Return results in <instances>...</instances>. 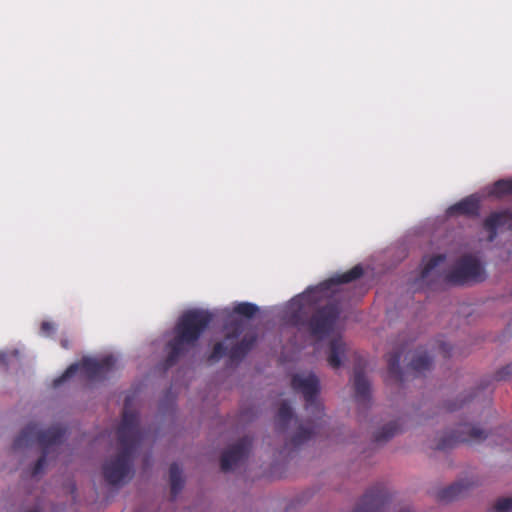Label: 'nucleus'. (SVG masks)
<instances>
[{"label": "nucleus", "instance_id": "obj_10", "mask_svg": "<svg viewBox=\"0 0 512 512\" xmlns=\"http://www.w3.org/2000/svg\"><path fill=\"white\" fill-rule=\"evenodd\" d=\"M251 448V439L245 437L239 442L230 445L222 454L221 469L230 471L241 464L248 456Z\"/></svg>", "mask_w": 512, "mask_h": 512}, {"label": "nucleus", "instance_id": "obj_11", "mask_svg": "<svg viewBox=\"0 0 512 512\" xmlns=\"http://www.w3.org/2000/svg\"><path fill=\"white\" fill-rule=\"evenodd\" d=\"M485 229L489 232L488 240L493 241L497 230L512 228V212H498L491 214L484 223Z\"/></svg>", "mask_w": 512, "mask_h": 512}, {"label": "nucleus", "instance_id": "obj_9", "mask_svg": "<svg viewBox=\"0 0 512 512\" xmlns=\"http://www.w3.org/2000/svg\"><path fill=\"white\" fill-rule=\"evenodd\" d=\"M339 310L335 304H329L318 311L310 322L311 332L318 339H324L338 327Z\"/></svg>", "mask_w": 512, "mask_h": 512}, {"label": "nucleus", "instance_id": "obj_2", "mask_svg": "<svg viewBox=\"0 0 512 512\" xmlns=\"http://www.w3.org/2000/svg\"><path fill=\"white\" fill-rule=\"evenodd\" d=\"M483 278L484 270L476 257L464 256L452 269L447 270L445 256L437 255L423 259L420 276L416 281L419 286H422L440 280L463 284L468 281H481Z\"/></svg>", "mask_w": 512, "mask_h": 512}, {"label": "nucleus", "instance_id": "obj_29", "mask_svg": "<svg viewBox=\"0 0 512 512\" xmlns=\"http://www.w3.org/2000/svg\"><path fill=\"white\" fill-rule=\"evenodd\" d=\"M0 364L7 365V354L1 352L0 353Z\"/></svg>", "mask_w": 512, "mask_h": 512}, {"label": "nucleus", "instance_id": "obj_17", "mask_svg": "<svg viewBox=\"0 0 512 512\" xmlns=\"http://www.w3.org/2000/svg\"><path fill=\"white\" fill-rule=\"evenodd\" d=\"M471 486L468 482L459 481L442 491L441 497L444 500H452L461 495Z\"/></svg>", "mask_w": 512, "mask_h": 512}, {"label": "nucleus", "instance_id": "obj_19", "mask_svg": "<svg viewBox=\"0 0 512 512\" xmlns=\"http://www.w3.org/2000/svg\"><path fill=\"white\" fill-rule=\"evenodd\" d=\"M292 422H297L296 419H294L293 417L292 410L286 403H283L278 411L277 425L279 426L280 429L284 430Z\"/></svg>", "mask_w": 512, "mask_h": 512}, {"label": "nucleus", "instance_id": "obj_25", "mask_svg": "<svg viewBox=\"0 0 512 512\" xmlns=\"http://www.w3.org/2000/svg\"><path fill=\"white\" fill-rule=\"evenodd\" d=\"M512 192V181L500 180L496 182L493 193L496 195L511 193Z\"/></svg>", "mask_w": 512, "mask_h": 512}, {"label": "nucleus", "instance_id": "obj_30", "mask_svg": "<svg viewBox=\"0 0 512 512\" xmlns=\"http://www.w3.org/2000/svg\"><path fill=\"white\" fill-rule=\"evenodd\" d=\"M60 344L64 349H68L70 347V342L68 339H61Z\"/></svg>", "mask_w": 512, "mask_h": 512}, {"label": "nucleus", "instance_id": "obj_33", "mask_svg": "<svg viewBox=\"0 0 512 512\" xmlns=\"http://www.w3.org/2000/svg\"><path fill=\"white\" fill-rule=\"evenodd\" d=\"M29 512H38V511H36V510H33V511H29Z\"/></svg>", "mask_w": 512, "mask_h": 512}, {"label": "nucleus", "instance_id": "obj_8", "mask_svg": "<svg viewBox=\"0 0 512 512\" xmlns=\"http://www.w3.org/2000/svg\"><path fill=\"white\" fill-rule=\"evenodd\" d=\"M293 389L301 393L306 401V409L317 417L322 411L317 396L320 391L319 379L312 372L297 373L292 378Z\"/></svg>", "mask_w": 512, "mask_h": 512}, {"label": "nucleus", "instance_id": "obj_21", "mask_svg": "<svg viewBox=\"0 0 512 512\" xmlns=\"http://www.w3.org/2000/svg\"><path fill=\"white\" fill-rule=\"evenodd\" d=\"M397 430L398 426L396 425V423H389L383 426L382 429L378 431L375 435L376 441L382 442L388 440L389 438L396 434Z\"/></svg>", "mask_w": 512, "mask_h": 512}, {"label": "nucleus", "instance_id": "obj_5", "mask_svg": "<svg viewBox=\"0 0 512 512\" xmlns=\"http://www.w3.org/2000/svg\"><path fill=\"white\" fill-rule=\"evenodd\" d=\"M245 325L246 323L242 320L228 325L224 339L214 346L210 359L218 361L224 356L229 357L232 362L242 359L255 342V337L250 334H245L240 339Z\"/></svg>", "mask_w": 512, "mask_h": 512}, {"label": "nucleus", "instance_id": "obj_28", "mask_svg": "<svg viewBox=\"0 0 512 512\" xmlns=\"http://www.w3.org/2000/svg\"><path fill=\"white\" fill-rule=\"evenodd\" d=\"M355 512H381L378 508H375L374 505H365L363 507L358 508Z\"/></svg>", "mask_w": 512, "mask_h": 512}, {"label": "nucleus", "instance_id": "obj_4", "mask_svg": "<svg viewBox=\"0 0 512 512\" xmlns=\"http://www.w3.org/2000/svg\"><path fill=\"white\" fill-rule=\"evenodd\" d=\"M65 430L61 426H52L45 430L38 429L37 424L30 423L26 425L13 442V450H19L23 447L29 446L32 442L36 441L42 448L43 454L36 461L33 469L32 476L39 475L46 465V454L48 448L53 445H58L63 441Z\"/></svg>", "mask_w": 512, "mask_h": 512}, {"label": "nucleus", "instance_id": "obj_18", "mask_svg": "<svg viewBox=\"0 0 512 512\" xmlns=\"http://www.w3.org/2000/svg\"><path fill=\"white\" fill-rule=\"evenodd\" d=\"M477 209L476 201L472 198H467L458 204L450 207L447 210L449 215H454L456 213L460 214H473Z\"/></svg>", "mask_w": 512, "mask_h": 512}, {"label": "nucleus", "instance_id": "obj_1", "mask_svg": "<svg viewBox=\"0 0 512 512\" xmlns=\"http://www.w3.org/2000/svg\"><path fill=\"white\" fill-rule=\"evenodd\" d=\"M119 453L103 464V476L111 486H121L131 479L133 474V453L141 439L138 414L129 409L126 398L121 423L117 429Z\"/></svg>", "mask_w": 512, "mask_h": 512}, {"label": "nucleus", "instance_id": "obj_26", "mask_svg": "<svg viewBox=\"0 0 512 512\" xmlns=\"http://www.w3.org/2000/svg\"><path fill=\"white\" fill-rule=\"evenodd\" d=\"M496 512H511L512 511V498L500 499L495 505Z\"/></svg>", "mask_w": 512, "mask_h": 512}, {"label": "nucleus", "instance_id": "obj_15", "mask_svg": "<svg viewBox=\"0 0 512 512\" xmlns=\"http://www.w3.org/2000/svg\"><path fill=\"white\" fill-rule=\"evenodd\" d=\"M354 387L357 401L366 402L370 395V384L367 378L360 372H356L354 375Z\"/></svg>", "mask_w": 512, "mask_h": 512}, {"label": "nucleus", "instance_id": "obj_23", "mask_svg": "<svg viewBox=\"0 0 512 512\" xmlns=\"http://www.w3.org/2000/svg\"><path fill=\"white\" fill-rule=\"evenodd\" d=\"M399 362H400V356L399 355L391 356L389 361H388L390 377L394 378L397 381L401 380Z\"/></svg>", "mask_w": 512, "mask_h": 512}, {"label": "nucleus", "instance_id": "obj_16", "mask_svg": "<svg viewBox=\"0 0 512 512\" xmlns=\"http://www.w3.org/2000/svg\"><path fill=\"white\" fill-rule=\"evenodd\" d=\"M212 315L210 312L202 309H194V340L201 331L210 323Z\"/></svg>", "mask_w": 512, "mask_h": 512}, {"label": "nucleus", "instance_id": "obj_13", "mask_svg": "<svg viewBox=\"0 0 512 512\" xmlns=\"http://www.w3.org/2000/svg\"><path fill=\"white\" fill-rule=\"evenodd\" d=\"M346 346L341 338H334L330 342L327 361L332 368H339L345 356Z\"/></svg>", "mask_w": 512, "mask_h": 512}, {"label": "nucleus", "instance_id": "obj_22", "mask_svg": "<svg viewBox=\"0 0 512 512\" xmlns=\"http://www.w3.org/2000/svg\"><path fill=\"white\" fill-rule=\"evenodd\" d=\"M258 311V307L252 303L243 302L239 303L234 307V312L245 316L247 318H251Z\"/></svg>", "mask_w": 512, "mask_h": 512}, {"label": "nucleus", "instance_id": "obj_3", "mask_svg": "<svg viewBox=\"0 0 512 512\" xmlns=\"http://www.w3.org/2000/svg\"><path fill=\"white\" fill-rule=\"evenodd\" d=\"M362 274V268L355 266L350 271L337 275L315 288L307 289L303 294L293 298L288 306L287 318L290 322L298 324L303 316L307 315L314 306L324 300L332 299L341 292V285L357 279Z\"/></svg>", "mask_w": 512, "mask_h": 512}, {"label": "nucleus", "instance_id": "obj_24", "mask_svg": "<svg viewBox=\"0 0 512 512\" xmlns=\"http://www.w3.org/2000/svg\"><path fill=\"white\" fill-rule=\"evenodd\" d=\"M313 434V431L309 428L299 426L297 433L293 436L294 445H300L307 441Z\"/></svg>", "mask_w": 512, "mask_h": 512}, {"label": "nucleus", "instance_id": "obj_31", "mask_svg": "<svg viewBox=\"0 0 512 512\" xmlns=\"http://www.w3.org/2000/svg\"><path fill=\"white\" fill-rule=\"evenodd\" d=\"M400 512H413V511L409 508H405V509H402Z\"/></svg>", "mask_w": 512, "mask_h": 512}, {"label": "nucleus", "instance_id": "obj_12", "mask_svg": "<svg viewBox=\"0 0 512 512\" xmlns=\"http://www.w3.org/2000/svg\"><path fill=\"white\" fill-rule=\"evenodd\" d=\"M460 433L461 435L457 437V441L459 442L480 443L488 439L489 436H492V434H489L481 427L470 424L461 426Z\"/></svg>", "mask_w": 512, "mask_h": 512}, {"label": "nucleus", "instance_id": "obj_20", "mask_svg": "<svg viewBox=\"0 0 512 512\" xmlns=\"http://www.w3.org/2000/svg\"><path fill=\"white\" fill-rule=\"evenodd\" d=\"M431 366V359L425 353H420L416 355L411 363V367L413 370L417 372H423L429 369Z\"/></svg>", "mask_w": 512, "mask_h": 512}, {"label": "nucleus", "instance_id": "obj_14", "mask_svg": "<svg viewBox=\"0 0 512 512\" xmlns=\"http://www.w3.org/2000/svg\"><path fill=\"white\" fill-rule=\"evenodd\" d=\"M171 496L173 499L181 492L184 486L182 468L177 463H172L169 468Z\"/></svg>", "mask_w": 512, "mask_h": 512}, {"label": "nucleus", "instance_id": "obj_32", "mask_svg": "<svg viewBox=\"0 0 512 512\" xmlns=\"http://www.w3.org/2000/svg\"><path fill=\"white\" fill-rule=\"evenodd\" d=\"M442 349H443V351H444V352H447V351H448V347H447V345H446V344H444V345L442 346Z\"/></svg>", "mask_w": 512, "mask_h": 512}, {"label": "nucleus", "instance_id": "obj_27", "mask_svg": "<svg viewBox=\"0 0 512 512\" xmlns=\"http://www.w3.org/2000/svg\"><path fill=\"white\" fill-rule=\"evenodd\" d=\"M55 332V325L50 321H43L40 326V333L43 336L49 337Z\"/></svg>", "mask_w": 512, "mask_h": 512}, {"label": "nucleus", "instance_id": "obj_7", "mask_svg": "<svg viewBox=\"0 0 512 512\" xmlns=\"http://www.w3.org/2000/svg\"><path fill=\"white\" fill-rule=\"evenodd\" d=\"M116 359L113 356H106L100 360L84 358L80 364H71L62 376L56 378L53 382L55 387H58L64 381L76 374L81 369L82 372L89 380H100L113 370Z\"/></svg>", "mask_w": 512, "mask_h": 512}, {"label": "nucleus", "instance_id": "obj_6", "mask_svg": "<svg viewBox=\"0 0 512 512\" xmlns=\"http://www.w3.org/2000/svg\"><path fill=\"white\" fill-rule=\"evenodd\" d=\"M175 337L168 345V355L164 361V369L174 366L179 358L192 345V309L186 310L175 328Z\"/></svg>", "mask_w": 512, "mask_h": 512}]
</instances>
